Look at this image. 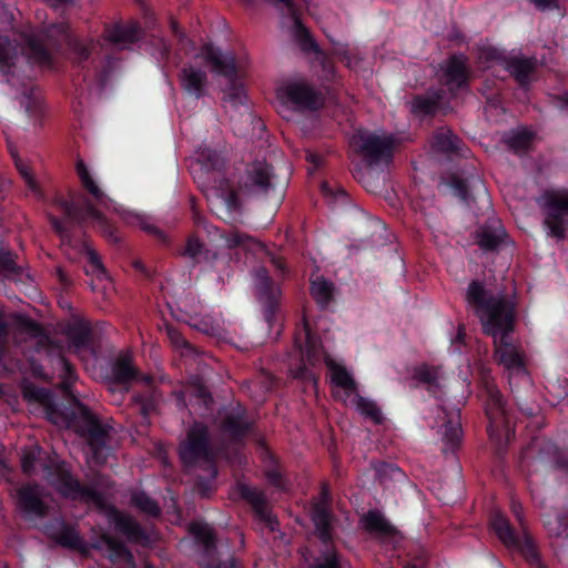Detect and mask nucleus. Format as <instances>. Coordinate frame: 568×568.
Masks as SVG:
<instances>
[{
    "label": "nucleus",
    "instance_id": "f8f14e48",
    "mask_svg": "<svg viewBox=\"0 0 568 568\" xmlns=\"http://www.w3.org/2000/svg\"><path fill=\"white\" fill-rule=\"evenodd\" d=\"M352 146L368 165L388 162L393 159L394 139L359 130L351 140Z\"/></svg>",
    "mask_w": 568,
    "mask_h": 568
},
{
    "label": "nucleus",
    "instance_id": "7ed1b4c3",
    "mask_svg": "<svg viewBox=\"0 0 568 568\" xmlns=\"http://www.w3.org/2000/svg\"><path fill=\"white\" fill-rule=\"evenodd\" d=\"M466 301L474 308L486 335L494 337V343H506L514 331L515 305L505 296L488 292L485 284L473 280L468 284Z\"/></svg>",
    "mask_w": 568,
    "mask_h": 568
},
{
    "label": "nucleus",
    "instance_id": "de8ad7c7",
    "mask_svg": "<svg viewBox=\"0 0 568 568\" xmlns=\"http://www.w3.org/2000/svg\"><path fill=\"white\" fill-rule=\"evenodd\" d=\"M12 156H13V160H14V165H16L18 172L20 173L21 178L24 180L26 185L28 186L29 191L38 200L47 201L48 200L47 195L44 194V192L42 191L41 186L39 185V183L34 179V176H33L30 168L28 166V164L24 163L23 160L21 158H19L17 154L12 153Z\"/></svg>",
    "mask_w": 568,
    "mask_h": 568
},
{
    "label": "nucleus",
    "instance_id": "412c9836",
    "mask_svg": "<svg viewBox=\"0 0 568 568\" xmlns=\"http://www.w3.org/2000/svg\"><path fill=\"white\" fill-rule=\"evenodd\" d=\"M47 535L58 545L77 550L83 555L88 554L87 542L80 536L77 528L65 520H52L45 526Z\"/></svg>",
    "mask_w": 568,
    "mask_h": 568
},
{
    "label": "nucleus",
    "instance_id": "864d4df0",
    "mask_svg": "<svg viewBox=\"0 0 568 568\" xmlns=\"http://www.w3.org/2000/svg\"><path fill=\"white\" fill-rule=\"evenodd\" d=\"M509 55H506L501 50L491 47L485 45L479 50V60L481 63L490 65L493 63L499 64L505 69V60L508 59Z\"/></svg>",
    "mask_w": 568,
    "mask_h": 568
},
{
    "label": "nucleus",
    "instance_id": "338daca9",
    "mask_svg": "<svg viewBox=\"0 0 568 568\" xmlns=\"http://www.w3.org/2000/svg\"><path fill=\"white\" fill-rule=\"evenodd\" d=\"M88 261H89L90 265L92 266V268L94 271H97L99 274L104 275L106 273V270L103 266L101 258L95 251H93V250L88 251Z\"/></svg>",
    "mask_w": 568,
    "mask_h": 568
},
{
    "label": "nucleus",
    "instance_id": "0e129e2a",
    "mask_svg": "<svg viewBox=\"0 0 568 568\" xmlns=\"http://www.w3.org/2000/svg\"><path fill=\"white\" fill-rule=\"evenodd\" d=\"M252 241V237L247 234L241 232H233L229 239L227 243L230 247L244 246Z\"/></svg>",
    "mask_w": 568,
    "mask_h": 568
},
{
    "label": "nucleus",
    "instance_id": "473e14b6",
    "mask_svg": "<svg viewBox=\"0 0 568 568\" xmlns=\"http://www.w3.org/2000/svg\"><path fill=\"white\" fill-rule=\"evenodd\" d=\"M445 413V422L443 424V452L455 453L462 445L463 429L460 422V410Z\"/></svg>",
    "mask_w": 568,
    "mask_h": 568
},
{
    "label": "nucleus",
    "instance_id": "58836bf2",
    "mask_svg": "<svg viewBox=\"0 0 568 568\" xmlns=\"http://www.w3.org/2000/svg\"><path fill=\"white\" fill-rule=\"evenodd\" d=\"M462 140L447 128H439L433 134L432 146L435 151L445 154L459 153Z\"/></svg>",
    "mask_w": 568,
    "mask_h": 568
},
{
    "label": "nucleus",
    "instance_id": "5fc2aeb1",
    "mask_svg": "<svg viewBox=\"0 0 568 568\" xmlns=\"http://www.w3.org/2000/svg\"><path fill=\"white\" fill-rule=\"evenodd\" d=\"M199 161L206 170L217 171L223 166V159L220 153L210 148H205L199 153Z\"/></svg>",
    "mask_w": 568,
    "mask_h": 568
},
{
    "label": "nucleus",
    "instance_id": "6e6d98bb",
    "mask_svg": "<svg viewBox=\"0 0 568 568\" xmlns=\"http://www.w3.org/2000/svg\"><path fill=\"white\" fill-rule=\"evenodd\" d=\"M206 477H197L195 481V490L197 491L201 497H210V495L214 490V481L217 476H212L211 471H206Z\"/></svg>",
    "mask_w": 568,
    "mask_h": 568
},
{
    "label": "nucleus",
    "instance_id": "bb28decb",
    "mask_svg": "<svg viewBox=\"0 0 568 568\" xmlns=\"http://www.w3.org/2000/svg\"><path fill=\"white\" fill-rule=\"evenodd\" d=\"M141 381L145 383V387L141 390L133 392L131 404L141 415L142 419L149 422L150 416L156 412L161 394L159 389L152 385L151 376H142Z\"/></svg>",
    "mask_w": 568,
    "mask_h": 568
},
{
    "label": "nucleus",
    "instance_id": "a878e982",
    "mask_svg": "<svg viewBox=\"0 0 568 568\" xmlns=\"http://www.w3.org/2000/svg\"><path fill=\"white\" fill-rule=\"evenodd\" d=\"M495 345L499 363L504 365L508 372L510 386H513L514 378L528 379L524 358L516 347L509 342V337L506 339V343H497Z\"/></svg>",
    "mask_w": 568,
    "mask_h": 568
},
{
    "label": "nucleus",
    "instance_id": "72a5a7b5",
    "mask_svg": "<svg viewBox=\"0 0 568 568\" xmlns=\"http://www.w3.org/2000/svg\"><path fill=\"white\" fill-rule=\"evenodd\" d=\"M65 335L71 346L77 349H91L94 345L93 329L88 321L77 318L65 328Z\"/></svg>",
    "mask_w": 568,
    "mask_h": 568
},
{
    "label": "nucleus",
    "instance_id": "a18cd8bd",
    "mask_svg": "<svg viewBox=\"0 0 568 568\" xmlns=\"http://www.w3.org/2000/svg\"><path fill=\"white\" fill-rule=\"evenodd\" d=\"M263 462L264 475L268 484L277 489H285L286 480L278 459L271 452H266Z\"/></svg>",
    "mask_w": 568,
    "mask_h": 568
},
{
    "label": "nucleus",
    "instance_id": "8fccbe9b",
    "mask_svg": "<svg viewBox=\"0 0 568 568\" xmlns=\"http://www.w3.org/2000/svg\"><path fill=\"white\" fill-rule=\"evenodd\" d=\"M357 410L365 417L372 419L375 424H382L383 414L374 400L365 398L356 393L354 398Z\"/></svg>",
    "mask_w": 568,
    "mask_h": 568
},
{
    "label": "nucleus",
    "instance_id": "2f4dec72",
    "mask_svg": "<svg viewBox=\"0 0 568 568\" xmlns=\"http://www.w3.org/2000/svg\"><path fill=\"white\" fill-rule=\"evenodd\" d=\"M322 547L314 557L310 568H347L348 560L337 550L334 545V532L327 541H321Z\"/></svg>",
    "mask_w": 568,
    "mask_h": 568
},
{
    "label": "nucleus",
    "instance_id": "cd10ccee",
    "mask_svg": "<svg viewBox=\"0 0 568 568\" xmlns=\"http://www.w3.org/2000/svg\"><path fill=\"white\" fill-rule=\"evenodd\" d=\"M140 373L133 367L131 357L121 355L111 366L110 390L114 392L119 387L120 395L123 396L129 392V383L139 379Z\"/></svg>",
    "mask_w": 568,
    "mask_h": 568
},
{
    "label": "nucleus",
    "instance_id": "a211bd4d",
    "mask_svg": "<svg viewBox=\"0 0 568 568\" xmlns=\"http://www.w3.org/2000/svg\"><path fill=\"white\" fill-rule=\"evenodd\" d=\"M440 82L452 94L469 85L470 71L467 65V57L463 53H454L440 65Z\"/></svg>",
    "mask_w": 568,
    "mask_h": 568
},
{
    "label": "nucleus",
    "instance_id": "c85d7f7f",
    "mask_svg": "<svg viewBox=\"0 0 568 568\" xmlns=\"http://www.w3.org/2000/svg\"><path fill=\"white\" fill-rule=\"evenodd\" d=\"M273 166L265 161H255L246 169L245 185L253 192L267 194L273 189Z\"/></svg>",
    "mask_w": 568,
    "mask_h": 568
},
{
    "label": "nucleus",
    "instance_id": "69168bd1",
    "mask_svg": "<svg viewBox=\"0 0 568 568\" xmlns=\"http://www.w3.org/2000/svg\"><path fill=\"white\" fill-rule=\"evenodd\" d=\"M557 528L554 531L557 537L568 538V514H559L556 518Z\"/></svg>",
    "mask_w": 568,
    "mask_h": 568
},
{
    "label": "nucleus",
    "instance_id": "4d7b16f0",
    "mask_svg": "<svg viewBox=\"0 0 568 568\" xmlns=\"http://www.w3.org/2000/svg\"><path fill=\"white\" fill-rule=\"evenodd\" d=\"M50 224L52 229L62 237H69L71 232V226H73L75 223L70 221L67 216L61 220L57 216L51 215L49 217Z\"/></svg>",
    "mask_w": 568,
    "mask_h": 568
},
{
    "label": "nucleus",
    "instance_id": "c9c22d12",
    "mask_svg": "<svg viewBox=\"0 0 568 568\" xmlns=\"http://www.w3.org/2000/svg\"><path fill=\"white\" fill-rule=\"evenodd\" d=\"M362 524L367 532L384 539L393 538L399 532L377 509L368 510L362 517Z\"/></svg>",
    "mask_w": 568,
    "mask_h": 568
},
{
    "label": "nucleus",
    "instance_id": "e433bc0d",
    "mask_svg": "<svg viewBox=\"0 0 568 568\" xmlns=\"http://www.w3.org/2000/svg\"><path fill=\"white\" fill-rule=\"evenodd\" d=\"M18 59V45L8 36H0V72L6 77L10 85H14L16 61Z\"/></svg>",
    "mask_w": 568,
    "mask_h": 568
},
{
    "label": "nucleus",
    "instance_id": "c03bdc74",
    "mask_svg": "<svg viewBox=\"0 0 568 568\" xmlns=\"http://www.w3.org/2000/svg\"><path fill=\"white\" fill-rule=\"evenodd\" d=\"M100 544H102L109 551V558L112 561H133V555L126 545L114 536L109 534H102L100 537Z\"/></svg>",
    "mask_w": 568,
    "mask_h": 568
},
{
    "label": "nucleus",
    "instance_id": "37998d69",
    "mask_svg": "<svg viewBox=\"0 0 568 568\" xmlns=\"http://www.w3.org/2000/svg\"><path fill=\"white\" fill-rule=\"evenodd\" d=\"M413 378L420 384L426 385L428 393L433 396H437L439 393V368L435 366H429L427 364H422L414 368Z\"/></svg>",
    "mask_w": 568,
    "mask_h": 568
},
{
    "label": "nucleus",
    "instance_id": "f3484780",
    "mask_svg": "<svg viewBox=\"0 0 568 568\" xmlns=\"http://www.w3.org/2000/svg\"><path fill=\"white\" fill-rule=\"evenodd\" d=\"M57 483L59 491L69 499L93 503L98 507L104 504L101 491L93 486L81 484L70 470L62 466L57 467Z\"/></svg>",
    "mask_w": 568,
    "mask_h": 568
},
{
    "label": "nucleus",
    "instance_id": "f704fd0d",
    "mask_svg": "<svg viewBox=\"0 0 568 568\" xmlns=\"http://www.w3.org/2000/svg\"><path fill=\"white\" fill-rule=\"evenodd\" d=\"M285 14L293 21L292 37L300 49L305 53H320V45L301 20L298 7L294 8V12H287Z\"/></svg>",
    "mask_w": 568,
    "mask_h": 568
},
{
    "label": "nucleus",
    "instance_id": "49530a36",
    "mask_svg": "<svg viewBox=\"0 0 568 568\" xmlns=\"http://www.w3.org/2000/svg\"><path fill=\"white\" fill-rule=\"evenodd\" d=\"M191 531L196 541L204 548L205 556L212 557L216 550V537L207 525H192Z\"/></svg>",
    "mask_w": 568,
    "mask_h": 568
},
{
    "label": "nucleus",
    "instance_id": "f03ea898",
    "mask_svg": "<svg viewBox=\"0 0 568 568\" xmlns=\"http://www.w3.org/2000/svg\"><path fill=\"white\" fill-rule=\"evenodd\" d=\"M23 396L29 402L40 404L50 422L54 424L65 423L68 427L73 428L80 437L84 438L97 464L105 463L109 452L110 429L101 423L87 405L77 400L71 414L64 416L52 393L44 387L27 385L23 388Z\"/></svg>",
    "mask_w": 568,
    "mask_h": 568
},
{
    "label": "nucleus",
    "instance_id": "4c0bfd02",
    "mask_svg": "<svg viewBox=\"0 0 568 568\" xmlns=\"http://www.w3.org/2000/svg\"><path fill=\"white\" fill-rule=\"evenodd\" d=\"M183 257L189 258L193 265L212 264L216 258V253L207 247L196 235H190L185 246L181 251Z\"/></svg>",
    "mask_w": 568,
    "mask_h": 568
},
{
    "label": "nucleus",
    "instance_id": "13d9d810",
    "mask_svg": "<svg viewBox=\"0 0 568 568\" xmlns=\"http://www.w3.org/2000/svg\"><path fill=\"white\" fill-rule=\"evenodd\" d=\"M170 29L173 34V37L176 39L178 44L182 50H185V52H189L187 45H191L193 48V42L186 37V34L183 32L181 27L179 26L178 21L173 18L170 19Z\"/></svg>",
    "mask_w": 568,
    "mask_h": 568
},
{
    "label": "nucleus",
    "instance_id": "6e6552de",
    "mask_svg": "<svg viewBox=\"0 0 568 568\" xmlns=\"http://www.w3.org/2000/svg\"><path fill=\"white\" fill-rule=\"evenodd\" d=\"M197 58H203L210 65L212 72L223 75L229 80L224 91L223 100L232 106L237 108L246 102L244 85L237 81V64L233 54H224L220 48L212 43H205Z\"/></svg>",
    "mask_w": 568,
    "mask_h": 568
},
{
    "label": "nucleus",
    "instance_id": "680f3d73",
    "mask_svg": "<svg viewBox=\"0 0 568 568\" xmlns=\"http://www.w3.org/2000/svg\"><path fill=\"white\" fill-rule=\"evenodd\" d=\"M202 568H241L236 559L230 556L226 560H216L212 557L203 564Z\"/></svg>",
    "mask_w": 568,
    "mask_h": 568
},
{
    "label": "nucleus",
    "instance_id": "e2e57ef3",
    "mask_svg": "<svg viewBox=\"0 0 568 568\" xmlns=\"http://www.w3.org/2000/svg\"><path fill=\"white\" fill-rule=\"evenodd\" d=\"M0 267L8 272H16L17 265L9 250H0Z\"/></svg>",
    "mask_w": 568,
    "mask_h": 568
},
{
    "label": "nucleus",
    "instance_id": "ddd939ff",
    "mask_svg": "<svg viewBox=\"0 0 568 568\" xmlns=\"http://www.w3.org/2000/svg\"><path fill=\"white\" fill-rule=\"evenodd\" d=\"M253 280L255 295L262 306L264 320L272 327L277 321V313L281 306V287L264 266L254 270Z\"/></svg>",
    "mask_w": 568,
    "mask_h": 568
},
{
    "label": "nucleus",
    "instance_id": "ea45409f",
    "mask_svg": "<svg viewBox=\"0 0 568 568\" xmlns=\"http://www.w3.org/2000/svg\"><path fill=\"white\" fill-rule=\"evenodd\" d=\"M139 33L136 24H115L104 30V40L114 44H131L139 40Z\"/></svg>",
    "mask_w": 568,
    "mask_h": 568
},
{
    "label": "nucleus",
    "instance_id": "c756f323",
    "mask_svg": "<svg viewBox=\"0 0 568 568\" xmlns=\"http://www.w3.org/2000/svg\"><path fill=\"white\" fill-rule=\"evenodd\" d=\"M446 185L463 203L470 206L474 202L473 191L484 189L483 181L477 175L463 176L453 173L446 179Z\"/></svg>",
    "mask_w": 568,
    "mask_h": 568
},
{
    "label": "nucleus",
    "instance_id": "603ef678",
    "mask_svg": "<svg viewBox=\"0 0 568 568\" xmlns=\"http://www.w3.org/2000/svg\"><path fill=\"white\" fill-rule=\"evenodd\" d=\"M534 134L527 130L513 132L507 139L508 146L515 152H523L529 149Z\"/></svg>",
    "mask_w": 568,
    "mask_h": 568
},
{
    "label": "nucleus",
    "instance_id": "4468645a",
    "mask_svg": "<svg viewBox=\"0 0 568 568\" xmlns=\"http://www.w3.org/2000/svg\"><path fill=\"white\" fill-rule=\"evenodd\" d=\"M542 200L545 224L549 234L562 239L568 224V189L546 191Z\"/></svg>",
    "mask_w": 568,
    "mask_h": 568
},
{
    "label": "nucleus",
    "instance_id": "0eeeda50",
    "mask_svg": "<svg viewBox=\"0 0 568 568\" xmlns=\"http://www.w3.org/2000/svg\"><path fill=\"white\" fill-rule=\"evenodd\" d=\"M485 414L488 419L487 433L493 440L509 442L515 436L513 419L501 392L489 377L483 378Z\"/></svg>",
    "mask_w": 568,
    "mask_h": 568
},
{
    "label": "nucleus",
    "instance_id": "7c9ffc66",
    "mask_svg": "<svg viewBox=\"0 0 568 568\" xmlns=\"http://www.w3.org/2000/svg\"><path fill=\"white\" fill-rule=\"evenodd\" d=\"M179 80L187 94L195 99H201L204 95L207 85V74L204 70L186 64L181 69Z\"/></svg>",
    "mask_w": 568,
    "mask_h": 568
},
{
    "label": "nucleus",
    "instance_id": "b1692460",
    "mask_svg": "<svg viewBox=\"0 0 568 568\" xmlns=\"http://www.w3.org/2000/svg\"><path fill=\"white\" fill-rule=\"evenodd\" d=\"M537 68L538 60L536 57L509 55L505 60V70L524 90H528L535 80Z\"/></svg>",
    "mask_w": 568,
    "mask_h": 568
},
{
    "label": "nucleus",
    "instance_id": "dca6fc26",
    "mask_svg": "<svg viewBox=\"0 0 568 568\" xmlns=\"http://www.w3.org/2000/svg\"><path fill=\"white\" fill-rule=\"evenodd\" d=\"M277 95L296 111H317L323 104L321 94L305 82H290L278 90Z\"/></svg>",
    "mask_w": 568,
    "mask_h": 568
},
{
    "label": "nucleus",
    "instance_id": "9d476101",
    "mask_svg": "<svg viewBox=\"0 0 568 568\" xmlns=\"http://www.w3.org/2000/svg\"><path fill=\"white\" fill-rule=\"evenodd\" d=\"M219 429L232 444L244 445L256 433V420L241 403H231L219 412Z\"/></svg>",
    "mask_w": 568,
    "mask_h": 568
},
{
    "label": "nucleus",
    "instance_id": "774afa93",
    "mask_svg": "<svg viewBox=\"0 0 568 568\" xmlns=\"http://www.w3.org/2000/svg\"><path fill=\"white\" fill-rule=\"evenodd\" d=\"M321 190L325 196L341 197L343 200L347 199V193L345 190L338 189L336 193H334V191L332 190L327 182L322 183Z\"/></svg>",
    "mask_w": 568,
    "mask_h": 568
},
{
    "label": "nucleus",
    "instance_id": "aec40b11",
    "mask_svg": "<svg viewBox=\"0 0 568 568\" xmlns=\"http://www.w3.org/2000/svg\"><path fill=\"white\" fill-rule=\"evenodd\" d=\"M17 507L27 517L44 518L49 506L42 499V488L37 483H28L17 489Z\"/></svg>",
    "mask_w": 568,
    "mask_h": 568
},
{
    "label": "nucleus",
    "instance_id": "1a4fd4ad",
    "mask_svg": "<svg viewBox=\"0 0 568 568\" xmlns=\"http://www.w3.org/2000/svg\"><path fill=\"white\" fill-rule=\"evenodd\" d=\"M490 527L498 539L510 549L518 550L530 565L538 568L542 567L541 557L534 538L524 529L523 536H519L509 519L501 513H495L490 518Z\"/></svg>",
    "mask_w": 568,
    "mask_h": 568
},
{
    "label": "nucleus",
    "instance_id": "bf43d9fd",
    "mask_svg": "<svg viewBox=\"0 0 568 568\" xmlns=\"http://www.w3.org/2000/svg\"><path fill=\"white\" fill-rule=\"evenodd\" d=\"M168 336L175 347L184 349L186 352L193 351V346L184 338V336L176 328L169 327Z\"/></svg>",
    "mask_w": 568,
    "mask_h": 568
},
{
    "label": "nucleus",
    "instance_id": "a19ab883",
    "mask_svg": "<svg viewBox=\"0 0 568 568\" xmlns=\"http://www.w3.org/2000/svg\"><path fill=\"white\" fill-rule=\"evenodd\" d=\"M75 171L81 182L82 187L99 204L106 206L109 201L108 196L100 189L97 182L93 180L89 169L82 160H78L75 164Z\"/></svg>",
    "mask_w": 568,
    "mask_h": 568
},
{
    "label": "nucleus",
    "instance_id": "393cba45",
    "mask_svg": "<svg viewBox=\"0 0 568 568\" xmlns=\"http://www.w3.org/2000/svg\"><path fill=\"white\" fill-rule=\"evenodd\" d=\"M237 488L241 498L251 505L256 518L272 531L276 530L278 521L272 516L264 493L246 484H239Z\"/></svg>",
    "mask_w": 568,
    "mask_h": 568
},
{
    "label": "nucleus",
    "instance_id": "5701e85b",
    "mask_svg": "<svg viewBox=\"0 0 568 568\" xmlns=\"http://www.w3.org/2000/svg\"><path fill=\"white\" fill-rule=\"evenodd\" d=\"M445 95L444 89L435 88L414 94L409 101L410 113L420 119L434 118L443 109Z\"/></svg>",
    "mask_w": 568,
    "mask_h": 568
},
{
    "label": "nucleus",
    "instance_id": "79ce46f5",
    "mask_svg": "<svg viewBox=\"0 0 568 568\" xmlns=\"http://www.w3.org/2000/svg\"><path fill=\"white\" fill-rule=\"evenodd\" d=\"M310 293L321 310L327 308L334 297V285L323 276L311 282Z\"/></svg>",
    "mask_w": 568,
    "mask_h": 568
},
{
    "label": "nucleus",
    "instance_id": "052dcab7",
    "mask_svg": "<svg viewBox=\"0 0 568 568\" xmlns=\"http://www.w3.org/2000/svg\"><path fill=\"white\" fill-rule=\"evenodd\" d=\"M549 450L552 452V465L558 470H568V454L560 450L556 446H549Z\"/></svg>",
    "mask_w": 568,
    "mask_h": 568
},
{
    "label": "nucleus",
    "instance_id": "f257e3e1",
    "mask_svg": "<svg viewBox=\"0 0 568 568\" xmlns=\"http://www.w3.org/2000/svg\"><path fill=\"white\" fill-rule=\"evenodd\" d=\"M23 51L29 60L34 63L52 67V51H61L64 47L68 58L73 65L83 71V81L91 77L100 80L104 77V60L109 54L100 55L102 44L99 40L84 41L71 34L70 28L64 22L52 23L39 30L21 33ZM110 61H106L109 64Z\"/></svg>",
    "mask_w": 568,
    "mask_h": 568
},
{
    "label": "nucleus",
    "instance_id": "423d86ee",
    "mask_svg": "<svg viewBox=\"0 0 568 568\" xmlns=\"http://www.w3.org/2000/svg\"><path fill=\"white\" fill-rule=\"evenodd\" d=\"M179 458L187 470L197 466L212 476H217L216 458L211 443V434L207 425L194 422L187 429L184 440L179 445Z\"/></svg>",
    "mask_w": 568,
    "mask_h": 568
},
{
    "label": "nucleus",
    "instance_id": "2eb2a0df",
    "mask_svg": "<svg viewBox=\"0 0 568 568\" xmlns=\"http://www.w3.org/2000/svg\"><path fill=\"white\" fill-rule=\"evenodd\" d=\"M310 516L318 540H329L332 532H334V515L332 511V494L328 483L323 481L321 484L318 496L312 501Z\"/></svg>",
    "mask_w": 568,
    "mask_h": 568
},
{
    "label": "nucleus",
    "instance_id": "3c124183",
    "mask_svg": "<svg viewBox=\"0 0 568 568\" xmlns=\"http://www.w3.org/2000/svg\"><path fill=\"white\" fill-rule=\"evenodd\" d=\"M37 88L33 84H23L21 105L29 115H36L41 110V101L36 95Z\"/></svg>",
    "mask_w": 568,
    "mask_h": 568
},
{
    "label": "nucleus",
    "instance_id": "20e7f679",
    "mask_svg": "<svg viewBox=\"0 0 568 568\" xmlns=\"http://www.w3.org/2000/svg\"><path fill=\"white\" fill-rule=\"evenodd\" d=\"M294 345L300 351L302 362L317 366L324 359L329 372L332 384L343 388L346 395L356 394L358 386L345 366L336 364L325 352L321 337L312 329L304 316L294 335Z\"/></svg>",
    "mask_w": 568,
    "mask_h": 568
},
{
    "label": "nucleus",
    "instance_id": "09e8293b",
    "mask_svg": "<svg viewBox=\"0 0 568 568\" xmlns=\"http://www.w3.org/2000/svg\"><path fill=\"white\" fill-rule=\"evenodd\" d=\"M131 505L150 517H159L161 508L155 499L145 491H135L131 496Z\"/></svg>",
    "mask_w": 568,
    "mask_h": 568
},
{
    "label": "nucleus",
    "instance_id": "9b49d317",
    "mask_svg": "<svg viewBox=\"0 0 568 568\" xmlns=\"http://www.w3.org/2000/svg\"><path fill=\"white\" fill-rule=\"evenodd\" d=\"M53 203L75 224L82 225L87 221L92 220L105 239L114 243L119 241L116 227L91 202L87 201L83 205H78L73 201L55 194Z\"/></svg>",
    "mask_w": 568,
    "mask_h": 568
},
{
    "label": "nucleus",
    "instance_id": "39448f33",
    "mask_svg": "<svg viewBox=\"0 0 568 568\" xmlns=\"http://www.w3.org/2000/svg\"><path fill=\"white\" fill-rule=\"evenodd\" d=\"M20 327L34 338L36 353L51 365L53 374H57L60 379L59 387L64 395L72 397V387L78 375L73 364L64 356L63 347L55 343L44 327L32 318L22 317Z\"/></svg>",
    "mask_w": 568,
    "mask_h": 568
},
{
    "label": "nucleus",
    "instance_id": "4be33fe9",
    "mask_svg": "<svg viewBox=\"0 0 568 568\" xmlns=\"http://www.w3.org/2000/svg\"><path fill=\"white\" fill-rule=\"evenodd\" d=\"M506 237L507 232L503 223L495 217L487 219L475 231V243L484 252H497Z\"/></svg>",
    "mask_w": 568,
    "mask_h": 568
},
{
    "label": "nucleus",
    "instance_id": "6ab92c4d",
    "mask_svg": "<svg viewBox=\"0 0 568 568\" xmlns=\"http://www.w3.org/2000/svg\"><path fill=\"white\" fill-rule=\"evenodd\" d=\"M109 519L115 531L124 536L129 542L143 547L151 544L149 532L131 515L112 507L109 511Z\"/></svg>",
    "mask_w": 568,
    "mask_h": 568
}]
</instances>
